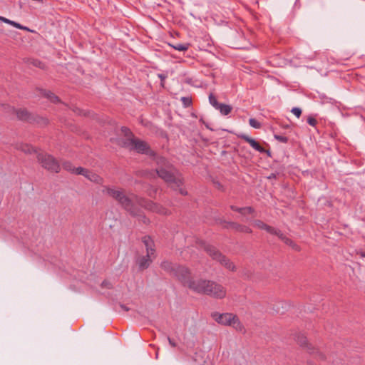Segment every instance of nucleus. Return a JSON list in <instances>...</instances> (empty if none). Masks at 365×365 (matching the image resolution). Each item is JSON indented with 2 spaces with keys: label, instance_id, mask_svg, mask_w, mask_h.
I'll return each instance as SVG.
<instances>
[{
  "label": "nucleus",
  "instance_id": "obj_42",
  "mask_svg": "<svg viewBox=\"0 0 365 365\" xmlns=\"http://www.w3.org/2000/svg\"><path fill=\"white\" fill-rule=\"evenodd\" d=\"M84 171L85 172H82L81 175H83L84 177H86L87 178V176L88 175V174L90 173V170L84 168Z\"/></svg>",
  "mask_w": 365,
  "mask_h": 365
},
{
  "label": "nucleus",
  "instance_id": "obj_31",
  "mask_svg": "<svg viewBox=\"0 0 365 365\" xmlns=\"http://www.w3.org/2000/svg\"><path fill=\"white\" fill-rule=\"evenodd\" d=\"M181 101L182 102L185 107H189L192 104V100L188 97H182Z\"/></svg>",
  "mask_w": 365,
  "mask_h": 365
},
{
  "label": "nucleus",
  "instance_id": "obj_3",
  "mask_svg": "<svg viewBox=\"0 0 365 365\" xmlns=\"http://www.w3.org/2000/svg\"><path fill=\"white\" fill-rule=\"evenodd\" d=\"M156 173L171 187L176 189L183 185V179L180 173L174 165L163 157L157 158Z\"/></svg>",
  "mask_w": 365,
  "mask_h": 365
},
{
  "label": "nucleus",
  "instance_id": "obj_30",
  "mask_svg": "<svg viewBox=\"0 0 365 365\" xmlns=\"http://www.w3.org/2000/svg\"><path fill=\"white\" fill-rule=\"evenodd\" d=\"M274 138L277 140H278L279 142H281V143H287L288 142V140H289L287 137L279 135H277V134H275L274 135Z\"/></svg>",
  "mask_w": 365,
  "mask_h": 365
},
{
  "label": "nucleus",
  "instance_id": "obj_49",
  "mask_svg": "<svg viewBox=\"0 0 365 365\" xmlns=\"http://www.w3.org/2000/svg\"><path fill=\"white\" fill-rule=\"evenodd\" d=\"M282 127L283 128H288L289 127V125H283Z\"/></svg>",
  "mask_w": 365,
  "mask_h": 365
},
{
  "label": "nucleus",
  "instance_id": "obj_1",
  "mask_svg": "<svg viewBox=\"0 0 365 365\" xmlns=\"http://www.w3.org/2000/svg\"><path fill=\"white\" fill-rule=\"evenodd\" d=\"M118 204L130 215L133 217H141L144 223H148L149 220L142 215L141 210L138 206L160 215H166L168 214V210L162 205L138 197L133 193L127 195L125 192Z\"/></svg>",
  "mask_w": 365,
  "mask_h": 365
},
{
  "label": "nucleus",
  "instance_id": "obj_13",
  "mask_svg": "<svg viewBox=\"0 0 365 365\" xmlns=\"http://www.w3.org/2000/svg\"><path fill=\"white\" fill-rule=\"evenodd\" d=\"M238 137L242 140H244L245 141H246L247 143H248L250 146L255 149V150L259 152L260 153H265V149L264 148H262L258 142H257L255 139L250 138V136H248L247 135L245 134V133H242V134H240L238 135Z\"/></svg>",
  "mask_w": 365,
  "mask_h": 365
},
{
  "label": "nucleus",
  "instance_id": "obj_34",
  "mask_svg": "<svg viewBox=\"0 0 365 365\" xmlns=\"http://www.w3.org/2000/svg\"><path fill=\"white\" fill-rule=\"evenodd\" d=\"M307 123L312 126H315L317 123V120L312 116H309L307 118Z\"/></svg>",
  "mask_w": 365,
  "mask_h": 365
},
{
  "label": "nucleus",
  "instance_id": "obj_8",
  "mask_svg": "<svg viewBox=\"0 0 365 365\" xmlns=\"http://www.w3.org/2000/svg\"><path fill=\"white\" fill-rule=\"evenodd\" d=\"M297 342L301 346L307 348V351L314 355L317 359L324 360L325 359L324 355L320 352L318 349L314 347L312 344H309L307 340V337L299 334L296 336Z\"/></svg>",
  "mask_w": 365,
  "mask_h": 365
},
{
  "label": "nucleus",
  "instance_id": "obj_15",
  "mask_svg": "<svg viewBox=\"0 0 365 365\" xmlns=\"http://www.w3.org/2000/svg\"><path fill=\"white\" fill-rule=\"evenodd\" d=\"M254 225L259 229L264 230L271 235H276V234H279L278 229L269 226L259 220H255Z\"/></svg>",
  "mask_w": 365,
  "mask_h": 365
},
{
  "label": "nucleus",
  "instance_id": "obj_41",
  "mask_svg": "<svg viewBox=\"0 0 365 365\" xmlns=\"http://www.w3.org/2000/svg\"><path fill=\"white\" fill-rule=\"evenodd\" d=\"M158 77L160 78V81H161V84L163 83V81H165L166 76L164 75V74H162V73H160L158 75Z\"/></svg>",
  "mask_w": 365,
  "mask_h": 365
},
{
  "label": "nucleus",
  "instance_id": "obj_27",
  "mask_svg": "<svg viewBox=\"0 0 365 365\" xmlns=\"http://www.w3.org/2000/svg\"><path fill=\"white\" fill-rule=\"evenodd\" d=\"M255 212V210L252 207H242L240 210V214L242 215H247L250 214H252Z\"/></svg>",
  "mask_w": 365,
  "mask_h": 365
},
{
  "label": "nucleus",
  "instance_id": "obj_17",
  "mask_svg": "<svg viewBox=\"0 0 365 365\" xmlns=\"http://www.w3.org/2000/svg\"><path fill=\"white\" fill-rule=\"evenodd\" d=\"M278 232L279 234H276V236H277L286 245H289L296 251L300 250L299 245H297L293 240L287 237L279 230H278Z\"/></svg>",
  "mask_w": 365,
  "mask_h": 365
},
{
  "label": "nucleus",
  "instance_id": "obj_24",
  "mask_svg": "<svg viewBox=\"0 0 365 365\" xmlns=\"http://www.w3.org/2000/svg\"><path fill=\"white\" fill-rule=\"evenodd\" d=\"M43 96L53 103L60 102L59 98L51 91H44Z\"/></svg>",
  "mask_w": 365,
  "mask_h": 365
},
{
  "label": "nucleus",
  "instance_id": "obj_19",
  "mask_svg": "<svg viewBox=\"0 0 365 365\" xmlns=\"http://www.w3.org/2000/svg\"><path fill=\"white\" fill-rule=\"evenodd\" d=\"M16 148L24 152L26 154H31L36 152L34 148L29 144L18 143L16 145Z\"/></svg>",
  "mask_w": 365,
  "mask_h": 365
},
{
  "label": "nucleus",
  "instance_id": "obj_50",
  "mask_svg": "<svg viewBox=\"0 0 365 365\" xmlns=\"http://www.w3.org/2000/svg\"><path fill=\"white\" fill-rule=\"evenodd\" d=\"M275 178L274 174H272L270 176H269V178Z\"/></svg>",
  "mask_w": 365,
  "mask_h": 365
},
{
  "label": "nucleus",
  "instance_id": "obj_4",
  "mask_svg": "<svg viewBox=\"0 0 365 365\" xmlns=\"http://www.w3.org/2000/svg\"><path fill=\"white\" fill-rule=\"evenodd\" d=\"M192 292L200 294H205L215 299H223L226 297L227 289L222 284L215 281L198 279L197 286L192 287Z\"/></svg>",
  "mask_w": 365,
  "mask_h": 365
},
{
  "label": "nucleus",
  "instance_id": "obj_26",
  "mask_svg": "<svg viewBox=\"0 0 365 365\" xmlns=\"http://www.w3.org/2000/svg\"><path fill=\"white\" fill-rule=\"evenodd\" d=\"M209 102L215 109L220 103L217 101L216 97L212 93L209 95Z\"/></svg>",
  "mask_w": 365,
  "mask_h": 365
},
{
  "label": "nucleus",
  "instance_id": "obj_32",
  "mask_svg": "<svg viewBox=\"0 0 365 365\" xmlns=\"http://www.w3.org/2000/svg\"><path fill=\"white\" fill-rule=\"evenodd\" d=\"M291 112L297 117L299 118L302 115V110L299 108L294 107L292 109Z\"/></svg>",
  "mask_w": 365,
  "mask_h": 365
},
{
  "label": "nucleus",
  "instance_id": "obj_14",
  "mask_svg": "<svg viewBox=\"0 0 365 365\" xmlns=\"http://www.w3.org/2000/svg\"><path fill=\"white\" fill-rule=\"evenodd\" d=\"M152 257L153 255L146 254L145 256H141L137 258L136 263L138 266L139 270L143 271L149 267L152 262Z\"/></svg>",
  "mask_w": 365,
  "mask_h": 365
},
{
  "label": "nucleus",
  "instance_id": "obj_22",
  "mask_svg": "<svg viewBox=\"0 0 365 365\" xmlns=\"http://www.w3.org/2000/svg\"><path fill=\"white\" fill-rule=\"evenodd\" d=\"M87 179L91 180V182H96L97 184L102 185L103 182V179L99 176L98 175L90 171L88 175L87 176Z\"/></svg>",
  "mask_w": 365,
  "mask_h": 365
},
{
  "label": "nucleus",
  "instance_id": "obj_12",
  "mask_svg": "<svg viewBox=\"0 0 365 365\" xmlns=\"http://www.w3.org/2000/svg\"><path fill=\"white\" fill-rule=\"evenodd\" d=\"M219 223L222 224L224 228L230 227L237 232H245V233H251L252 232V230L249 227L238 224L237 222H226L225 220H220L219 221Z\"/></svg>",
  "mask_w": 365,
  "mask_h": 365
},
{
  "label": "nucleus",
  "instance_id": "obj_25",
  "mask_svg": "<svg viewBox=\"0 0 365 365\" xmlns=\"http://www.w3.org/2000/svg\"><path fill=\"white\" fill-rule=\"evenodd\" d=\"M62 167L64 170L73 173H74L75 168L73 166L72 163L69 161H63L62 163Z\"/></svg>",
  "mask_w": 365,
  "mask_h": 365
},
{
  "label": "nucleus",
  "instance_id": "obj_35",
  "mask_svg": "<svg viewBox=\"0 0 365 365\" xmlns=\"http://www.w3.org/2000/svg\"><path fill=\"white\" fill-rule=\"evenodd\" d=\"M13 26L15 27V28L21 29V30H25V31H29V30L26 26H22V25H21L20 24L17 23L16 21H14V24H13Z\"/></svg>",
  "mask_w": 365,
  "mask_h": 365
},
{
  "label": "nucleus",
  "instance_id": "obj_20",
  "mask_svg": "<svg viewBox=\"0 0 365 365\" xmlns=\"http://www.w3.org/2000/svg\"><path fill=\"white\" fill-rule=\"evenodd\" d=\"M230 326H232L234 329H235L238 331H245V327H244L243 324L240 322L238 317L235 314H234L233 319H232Z\"/></svg>",
  "mask_w": 365,
  "mask_h": 365
},
{
  "label": "nucleus",
  "instance_id": "obj_36",
  "mask_svg": "<svg viewBox=\"0 0 365 365\" xmlns=\"http://www.w3.org/2000/svg\"><path fill=\"white\" fill-rule=\"evenodd\" d=\"M82 172H85L84 168L82 167H78V168H76L74 169L73 173H75L76 175H81Z\"/></svg>",
  "mask_w": 365,
  "mask_h": 365
},
{
  "label": "nucleus",
  "instance_id": "obj_37",
  "mask_svg": "<svg viewBox=\"0 0 365 365\" xmlns=\"http://www.w3.org/2000/svg\"><path fill=\"white\" fill-rule=\"evenodd\" d=\"M101 286L103 287H107L108 289H110L112 287L111 284L106 280L102 282Z\"/></svg>",
  "mask_w": 365,
  "mask_h": 365
},
{
  "label": "nucleus",
  "instance_id": "obj_16",
  "mask_svg": "<svg viewBox=\"0 0 365 365\" xmlns=\"http://www.w3.org/2000/svg\"><path fill=\"white\" fill-rule=\"evenodd\" d=\"M142 242L146 248L147 254L153 256L155 252V248L154 242L152 238L150 236H144L142 238Z\"/></svg>",
  "mask_w": 365,
  "mask_h": 365
},
{
  "label": "nucleus",
  "instance_id": "obj_38",
  "mask_svg": "<svg viewBox=\"0 0 365 365\" xmlns=\"http://www.w3.org/2000/svg\"><path fill=\"white\" fill-rule=\"evenodd\" d=\"M168 341L171 346H173V347L177 346V344L170 336H168Z\"/></svg>",
  "mask_w": 365,
  "mask_h": 365
},
{
  "label": "nucleus",
  "instance_id": "obj_33",
  "mask_svg": "<svg viewBox=\"0 0 365 365\" xmlns=\"http://www.w3.org/2000/svg\"><path fill=\"white\" fill-rule=\"evenodd\" d=\"M122 131L124 133L125 137H133L134 136L133 133L130 130L129 128H126V127H123L122 128Z\"/></svg>",
  "mask_w": 365,
  "mask_h": 365
},
{
  "label": "nucleus",
  "instance_id": "obj_43",
  "mask_svg": "<svg viewBox=\"0 0 365 365\" xmlns=\"http://www.w3.org/2000/svg\"><path fill=\"white\" fill-rule=\"evenodd\" d=\"M84 171L85 172H82L81 175H83L84 177H86L87 178V176L88 175V174L90 173V170L84 168Z\"/></svg>",
  "mask_w": 365,
  "mask_h": 365
},
{
  "label": "nucleus",
  "instance_id": "obj_52",
  "mask_svg": "<svg viewBox=\"0 0 365 365\" xmlns=\"http://www.w3.org/2000/svg\"><path fill=\"white\" fill-rule=\"evenodd\" d=\"M158 353L157 352L156 353V358H158Z\"/></svg>",
  "mask_w": 365,
  "mask_h": 365
},
{
  "label": "nucleus",
  "instance_id": "obj_23",
  "mask_svg": "<svg viewBox=\"0 0 365 365\" xmlns=\"http://www.w3.org/2000/svg\"><path fill=\"white\" fill-rule=\"evenodd\" d=\"M174 49L178 50L179 51H187L190 46V43H176V44H169Z\"/></svg>",
  "mask_w": 365,
  "mask_h": 365
},
{
  "label": "nucleus",
  "instance_id": "obj_29",
  "mask_svg": "<svg viewBox=\"0 0 365 365\" xmlns=\"http://www.w3.org/2000/svg\"><path fill=\"white\" fill-rule=\"evenodd\" d=\"M30 63L32 64L33 66L40 68H44V67H45L44 63L38 59L31 60Z\"/></svg>",
  "mask_w": 365,
  "mask_h": 365
},
{
  "label": "nucleus",
  "instance_id": "obj_6",
  "mask_svg": "<svg viewBox=\"0 0 365 365\" xmlns=\"http://www.w3.org/2000/svg\"><path fill=\"white\" fill-rule=\"evenodd\" d=\"M205 252L212 258L224 266L226 269L235 271V267L232 262L225 255H223L218 250L210 245H205L204 247Z\"/></svg>",
  "mask_w": 365,
  "mask_h": 365
},
{
  "label": "nucleus",
  "instance_id": "obj_28",
  "mask_svg": "<svg viewBox=\"0 0 365 365\" xmlns=\"http://www.w3.org/2000/svg\"><path fill=\"white\" fill-rule=\"evenodd\" d=\"M249 124L250 126H252V128H257V129H259L261 128L262 125L259 122H258L256 119L255 118H250L249 120Z\"/></svg>",
  "mask_w": 365,
  "mask_h": 365
},
{
  "label": "nucleus",
  "instance_id": "obj_46",
  "mask_svg": "<svg viewBox=\"0 0 365 365\" xmlns=\"http://www.w3.org/2000/svg\"><path fill=\"white\" fill-rule=\"evenodd\" d=\"M120 307H121V308H122V309H124V310H125V311H128V310H129V309H128V307H125V305H123V304H121V305H120Z\"/></svg>",
  "mask_w": 365,
  "mask_h": 365
},
{
  "label": "nucleus",
  "instance_id": "obj_21",
  "mask_svg": "<svg viewBox=\"0 0 365 365\" xmlns=\"http://www.w3.org/2000/svg\"><path fill=\"white\" fill-rule=\"evenodd\" d=\"M232 109V108L230 105L221 103H220V106H218L216 108V110H218L220 113L224 115H228L231 112Z\"/></svg>",
  "mask_w": 365,
  "mask_h": 365
},
{
  "label": "nucleus",
  "instance_id": "obj_7",
  "mask_svg": "<svg viewBox=\"0 0 365 365\" xmlns=\"http://www.w3.org/2000/svg\"><path fill=\"white\" fill-rule=\"evenodd\" d=\"M37 159L41 166L48 171L56 173L60 172V163L53 155L41 153L37 155Z\"/></svg>",
  "mask_w": 365,
  "mask_h": 365
},
{
  "label": "nucleus",
  "instance_id": "obj_48",
  "mask_svg": "<svg viewBox=\"0 0 365 365\" xmlns=\"http://www.w3.org/2000/svg\"><path fill=\"white\" fill-rule=\"evenodd\" d=\"M13 24H14V21H11V20H10V19H9V21H8L7 24H9V25L13 26Z\"/></svg>",
  "mask_w": 365,
  "mask_h": 365
},
{
  "label": "nucleus",
  "instance_id": "obj_51",
  "mask_svg": "<svg viewBox=\"0 0 365 365\" xmlns=\"http://www.w3.org/2000/svg\"><path fill=\"white\" fill-rule=\"evenodd\" d=\"M361 257H365V252H362V253L361 254Z\"/></svg>",
  "mask_w": 365,
  "mask_h": 365
},
{
  "label": "nucleus",
  "instance_id": "obj_5",
  "mask_svg": "<svg viewBox=\"0 0 365 365\" xmlns=\"http://www.w3.org/2000/svg\"><path fill=\"white\" fill-rule=\"evenodd\" d=\"M4 106L5 108L9 109V110H11L13 113H16V117L19 120L32 124H36L40 126H45L48 124V120L46 118L30 113L26 108L16 109L9 105H6Z\"/></svg>",
  "mask_w": 365,
  "mask_h": 365
},
{
  "label": "nucleus",
  "instance_id": "obj_11",
  "mask_svg": "<svg viewBox=\"0 0 365 365\" xmlns=\"http://www.w3.org/2000/svg\"><path fill=\"white\" fill-rule=\"evenodd\" d=\"M234 314L232 313H223L220 314L215 312L212 314V318L219 324L230 326L233 319Z\"/></svg>",
  "mask_w": 365,
  "mask_h": 365
},
{
  "label": "nucleus",
  "instance_id": "obj_2",
  "mask_svg": "<svg viewBox=\"0 0 365 365\" xmlns=\"http://www.w3.org/2000/svg\"><path fill=\"white\" fill-rule=\"evenodd\" d=\"M160 267L170 276L178 279L184 287L192 291V287L197 286V279H193L191 270L186 266L168 260L161 262Z\"/></svg>",
  "mask_w": 365,
  "mask_h": 365
},
{
  "label": "nucleus",
  "instance_id": "obj_10",
  "mask_svg": "<svg viewBox=\"0 0 365 365\" xmlns=\"http://www.w3.org/2000/svg\"><path fill=\"white\" fill-rule=\"evenodd\" d=\"M132 150L150 156L155 155V152L150 149L149 145L145 141L137 138H134Z\"/></svg>",
  "mask_w": 365,
  "mask_h": 365
},
{
  "label": "nucleus",
  "instance_id": "obj_40",
  "mask_svg": "<svg viewBox=\"0 0 365 365\" xmlns=\"http://www.w3.org/2000/svg\"><path fill=\"white\" fill-rule=\"evenodd\" d=\"M150 189H151V190L148 192V195L150 197H153L154 195L155 194L157 190L154 189L153 187H150Z\"/></svg>",
  "mask_w": 365,
  "mask_h": 365
},
{
  "label": "nucleus",
  "instance_id": "obj_9",
  "mask_svg": "<svg viewBox=\"0 0 365 365\" xmlns=\"http://www.w3.org/2000/svg\"><path fill=\"white\" fill-rule=\"evenodd\" d=\"M101 192L103 195L111 197L118 203L121 197L125 193V190L115 186L103 185Z\"/></svg>",
  "mask_w": 365,
  "mask_h": 365
},
{
  "label": "nucleus",
  "instance_id": "obj_44",
  "mask_svg": "<svg viewBox=\"0 0 365 365\" xmlns=\"http://www.w3.org/2000/svg\"><path fill=\"white\" fill-rule=\"evenodd\" d=\"M0 21H2V22H4V23L7 24V23H8V21H9V19H6V18H5V17H4V16H0Z\"/></svg>",
  "mask_w": 365,
  "mask_h": 365
},
{
  "label": "nucleus",
  "instance_id": "obj_47",
  "mask_svg": "<svg viewBox=\"0 0 365 365\" xmlns=\"http://www.w3.org/2000/svg\"><path fill=\"white\" fill-rule=\"evenodd\" d=\"M268 156H271V152L269 150L265 149V153Z\"/></svg>",
  "mask_w": 365,
  "mask_h": 365
},
{
  "label": "nucleus",
  "instance_id": "obj_18",
  "mask_svg": "<svg viewBox=\"0 0 365 365\" xmlns=\"http://www.w3.org/2000/svg\"><path fill=\"white\" fill-rule=\"evenodd\" d=\"M134 138H135V137L133 136V137H127L125 139H121L119 141V145L121 147L125 148L132 151Z\"/></svg>",
  "mask_w": 365,
  "mask_h": 365
},
{
  "label": "nucleus",
  "instance_id": "obj_45",
  "mask_svg": "<svg viewBox=\"0 0 365 365\" xmlns=\"http://www.w3.org/2000/svg\"><path fill=\"white\" fill-rule=\"evenodd\" d=\"M180 192L183 195H187V192L185 191L183 189L180 188Z\"/></svg>",
  "mask_w": 365,
  "mask_h": 365
},
{
  "label": "nucleus",
  "instance_id": "obj_39",
  "mask_svg": "<svg viewBox=\"0 0 365 365\" xmlns=\"http://www.w3.org/2000/svg\"><path fill=\"white\" fill-rule=\"evenodd\" d=\"M241 208L242 207H238L237 206H235V205H231L230 206V209L233 211H236V212H238L239 213H240V210H241Z\"/></svg>",
  "mask_w": 365,
  "mask_h": 365
}]
</instances>
